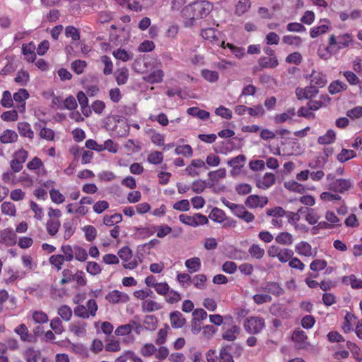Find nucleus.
Here are the masks:
<instances>
[{
	"mask_svg": "<svg viewBox=\"0 0 362 362\" xmlns=\"http://www.w3.org/2000/svg\"><path fill=\"white\" fill-rule=\"evenodd\" d=\"M58 314L64 320L69 321L71 318L72 310L69 306L64 305L59 308Z\"/></svg>",
	"mask_w": 362,
	"mask_h": 362,
	"instance_id": "obj_55",
	"label": "nucleus"
},
{
	"mask_svg": "<svg viewBox=\"0 0 362 362\" xmlns=\"http://www.w3.org/2000/svg\"><path fill=\"white\" fill-rule=\"evenodd\" d=\"M61 226L60 221L58 220H48L46 223V229L48 234L51 236L55 235Z\"/></svg>",
	"mask_w": 362,
	"mask_h": 362,
	"instance_id": "obj_32",
	"label": "nucleus"
},
{
	"mask_svg": "<svg viewBox=\"0 0 362 362\" xmlns=\"http://www.w3.org/2000/svg\"><path fill=\"white\" fill-rule=\"evenodd\" d=\"M175 153L177 155H182L186 157H191L193 154V151L191 146L185 144L177 146L175 149Z\"/></svg>",
	"mask_w": 362,
	"mask_h": 362,
	"instance_id": "obj_43",
	"label": "nucleus"
},
{
	"mask_svg": "<svg viewBox=\"0 0 362 362\" xmlns=\"http://www.w3.org/2000/svg\"><path fill=\"white\" fill-rule=\"evenodd\" d=\"M147 160L148 163H150L151 164H154V165L160 164L163 160V155L160 151H153L148 156Z\"/></svg>",
	"mask_w": 362,
	"mask_h": 362,
	"instance_id": "obj_48",
	"label": "nucleus"
},
{
	"mask_svg": "<svg viewBox=\"0 0 362 362\" xmlns=\"http://www.w3.org/2000/svg\"><path fill=\"white\" fill-rule=\"evenodd\" d=\"M50 327L57 334H62L64 330L62 326V322L59 317H54L51 320Z\"/></svg>",
	"mask_w": 362,
	"mask_h": 362,
	"instance_id": "obj_58",
	"label": "nucleus"
},
{
	"mask_svg": "<svg viewBox=\"0 0 362 362\" xmlns=\"http://www.w3.org/2000/svg\"><path fill=\"white\" fill-rule=\"evenodd\" d=\"M64 261L66 260L62 257V255H53L49 259L50 264L57 268V270L62 269Z\"/></svg>",
	"mask_w": 362,
	"mask_h": 362,
	"instance_id": "obj_49",
	"label": "nucleus"
},
{
	"mask_svg": "<svg viewBox=\"0 0 362 362\" xmlns=\"http://www.w3.org/2000/svg\"><path fill=\"white\" fill-rule=\"evenodd\" d=\"M185 264L189 273L197 272L201 269V260L197 257L187 259Z\"/></svg>",
	"mask_w": 362,
	"mask_h": 362,
	"instance_id": "obj_19",
	"label": "nucleus"
},
{
	"mask_svg": "<svg viewBox=\"0 0 362 362\" xmlns=\"http://www.w3.org/2000/svg\"><path fill=\"white\" fill-rule=\"evenodd\" d=\"M74 257L78 261L84 262L88 258V253L84 248H83L78 245H75L74 246Z\"/></svg>",
	"mask_w": 362,
	"mask_h": 362,
	"instance_id": "obj_56",
	"label": "nucleus"
},
{
	"mask_svg": "<svg viewBox=\"0 0 362 362\" xmlns=\"http://www.w3.org/2000/svg\"><path fill=\"white\" fill-rule=\"evenodd\" d=\"M295 250L300 255L305 257H310L313 255L311 245L305 241H301L296 244Z\"/></svg>",
	"mask_w": 362,
	"mask_h": 362,
	"instance_id": "obj_16",
	"label": "nucleus"
},
{
	"mask_svg": "<svg viewBox=\"0 0 362 362\" xmlns=\"http://www.w3.org/2000/svg\"><path fill=\"white\" fill-rule=\"evenodd\" d=\"M218 34H219V32H218L215 28H208L204 29L202 30L201 33V35L204 39L209 40L214 44L220 46L221 45V44L223 43V42L220 41L218 37Z\"/></svg>",
	"mask_w": 362,
	"mask_h": 362,
	"instance_id": "obj_9",
	"label": "nucleus"
},
{
	"mask_svg": "<svg viewBox=\"0 0 362 362\" xmlns=\"http://www.w3.org/2000/svg\"><path fill=\"white\" fill-rule=\"evenodd\" d=\"M164 73L160 69H156L143 77L144 80L150 83H157L163 81Z\"/></svg>",
	"mask_w": 362,
	"mask_h": 362,
	"instance_id": "obj_15",
	"label": "nucleus"
},
{
	"mask_svg": "<svg viewBox=\"0 0 362 362\" xmlns=\"http://www.w3.org/2000/svg\"><path fill=\"white\" fill-rule=\"evenodd\" d=\"M346 88L347 86L344 83L338 80L331 83L328 87L329 93L332 95L339 93L341 90H346Z\"/></svg>",
	"mask_w": 362,
	"mask_h": 362,
	"instance_id": "obj_38",
	"label": "nucleus"
},
{
	"mask_svg": "<svg viewBox=\"0 0 362 362\" xmlns=\"http://www.w3.org/2000/svg\"><path fill=\"white\" fill-rule=\"evenodd\" d=\"M49 195L52 201L56 204H59L64 202V196L58 189H51L49 191Z\"/></svg>",
	"mask_w": 362,
	"mask_h": 362,
	"instance_id": "obj_64",
	"label": "nucleus"
},
{
	"mask_svg": "<svg viewBox=\"0 0 362 362\" xmlns=\"http://www.w3.org/2000/svg\"><path fill=\"white\" fill-rule=\"evenodd\" d=\"M310 83L317 86V88H322L327 84V78L325 74L320 72L313 71L311 75Z\"/></svg>",
	"mask_w": 362,
	"mask_h": 362,
	"instance_id": "obj_13",
	"label": "nucleus"
},
{
	"mask_svg": "<svg viewBox=\"0 0 362 362\" xmlns=\"http://www.w3.org/2000/svg\"><path fill=\"white\" fill-rule=\"evenodd\" d=\"M117 255L122 260L127 262L132 257V251L128 246H125L118 251Z\"/></svg>",
	"mask_w": 362,
	"mask_h": 362,
	"instance_id": "obj_60",
	"label": "nucleus"
},
{
	"mask_svg": "<svg viewBox=\"0 0 362 362\" xmlns=\"http://www.w3.org/2000/svg\"><path fill=\"white\" fill-rule=\"evenodd\" d=\"M352 186V183L349 180L337 179L329 185V189L337 192L343 193L347 191Z\"/></svg>",
	"mask_w": 362,
	"mask_h": 362,
	"instance_id": "obj_8",
	"label": "nucleus"
},
{
	"mask_svg": "<svg viewBox=\"0 0 362 362\" xmlns=\"http://www.w3.org/2000/svg\"><path fill=\"white\" fill-rule=\"evenodd\" d=\"M351 41V37L349 34L339 35L338 37L332 35L329 37V43L330 46H336L337 49H341L348 47Z\"/></svg>",
	"mask_w": 362,
	"mask_h": 362,
	"instance_id": "obj_4",
	"label": "nucleus"
},
{
	"mask_svg": "<svg viewBox=\"0 0 362 362\" xmlns=\"http://www.w3.org/2000/svg\"><path fill=\"white\" fill-rule=\"evenodd\" d=\"M210 180L213 182H218L220 178H223L226 175V171L225 168H220L214 172H209L208 174Z\"/></svg>",
	"mask_w": 362,
	"mask_h": 362,
	"instance_id": "obj_61",
	"label": "nucleus"
},
{
	"mask_svg": "<svg viewBox=\"0 0 362 362\" xmlns=\"http://www.w3.org/2000/svg\"><path fill=\"white\" fill-rule=\"evenodd\" d=\"M122 221V216L120 214H115L111 216H105L103 218V223L107 226H113L120 223Z\"/></svg>",
	"mask_w": 362,
	"mask_h": 362,
	"instance_id": "obj_44",
	"label": "nucleus"
},
{
	"mask_svg": "<svg viewBox=\"0 0 362 362\" xmlns=\"http://www.w3.org/2000/svg\"><path fill=\"white\" fill-rule=\"evenodd\" d=\"M18 137V134L15 131L6 129L1 135L0 141L2 144H10L16 142Z\"/></svg>",
	"mask_w": 362,
	"mask_h": 362,
	"instance_id": "obj_20",
	"label": "nucleus"
},
{
	"mask_svg": "<svg viewBox=\"0 0 362 362\" xmlns=\"http://www.w3.org/2000/svg\"><path fill=\"white\" fill-rule=\"evenodd\" d=\"M277 243L284 245H291L293 242V235L288 232H281L276 238Z\"/></svg>",
	"mask_w": 362,
	"mask_h": 362,
	"instance_id": "obj_27",
	"label": "nucleus"
},
{
	"mask_svg": "<svg viewBox=\"0 0 362 362\" xmlns=\"http://www.w3.org/2000/svg\"><path fill=\"white\" fill-rule=\"evenodd\" d=\"M40 356V351L35 350L34 348L30 347L24 352V358L27 362H37V359Z\"/></svg>",
	"mask_w": 362,
	"mask_h": 362,
	"instance_id": "obj_31",
	"label": "nucleus"
},
{
	"mask_svg": "<svg viewBox=\"0 0 362 362\" xmlns=\"http://www.w3.org/2000/svg\"><path fill=\"white\" fill-rule=\"evenodd\" d=\"M275 183V176L272 173H267L262 180L257 183V187L262 189H267Z\"/></svg>",
	"mask_w": 362,
	"mask_h": 362,
	"instance_id": "obj_21",
	"label": "nucleus"
},
{
	"mask_svg": "<svg viewBox=\"0 0 362 362\" xmlns=\"http://www.w3.org/2000/svg\"><path fill=\"white\" fill-rule=\"evenodd\" d=\"M171 326L173 328H181L186 323V320L183 317L182 314L180 311H173L170 315Z\"/></svg>",
	"mask_w": 362,
	"mask_h": 362,
	"instance_id": "obj_12",
	"label": "nucleus"
},
{
	"mask_svg": "<svg viewBox=\"0 0 362 362\" xmlns=\"http://www.w3.org/2000/svg\"><path fill=\"white\" fill-rule=\"evenodd\" d=\"M101 62L105 65L103 69V74L105 75H110L112 73L113 64L109 57L103 55L100 57Z\"/></svg>",
	"mask_w": 362,
	"mask_h": 362,
	"instance_id": "obj_51",
	"label": "nucleus"
},
{
	"mask_svg": "<svg viewBox=\"0 0 362 362\" xmlns=\"http://www.w3.org/2000/svg\"><path fill=\"white\" fill-rule=\"evenodd\" d=\"M74 313L76 316L82 319H88L90 317L86 307L83 305H78L74 308Z\"/></svg>",
	"mask_w": 362,
	"mask_h": 362,
	"instance_id": "obj_62",
	"label": "nucleus"
},
{
	"mask_svg": "<svg viewBox=\"0 0 362 362\" xmlns=\"http://www.w3.org/2000/svg\"><path fill=\"white\" fill-rule=\"evenodd\" d=\"M240 334V327L237 325H233L230 329H227L223 334V339L229 341H233L236 339L238 335Z\"/></svg>",
	"mask_w": 362,
	"mask_h": 362,
	"instance_id": "obj_28",
	"label": "nucleus"
},
{
	"mask_svg": "<svg viewBox=\"0 0 362 362\" xmlns=\"http://www.w3.org/2000/svg\"><path fill=\"white\" fill-rule=\"evenodd\" d=\"M268 203L266 197H259L258 195H250L245 202V204L250 208L264 207Z\"/></svg>",
	"mask_w": 362,
	"mask_h": 362,
	"instance_id": "obj_6",
	"label": "nucleus"
},
{
	"mask_svg": "<svg viewBox=\"0 0 362 362\" xmlns=\"http://www.w3.org/2000/svg\"><path fill=\"white\" fill-rule=\"evenodd\" d=\"M105 299L113 304L127 303L129 300V296L118 290H114L110 292L106 296Z\"/></svg>",
	"mask_w": 362,
	"mask_h": 362,
	"instance_id": "obj_5",
	"label": "nucleus"
},
{
	"mask_svg": "<svg viewBox=\"0 0 362 362\" xmlns=\"http://www.w3.org/2000/svg\"><path fill=\"white\" fill-rule=\"evenodd\" d=\"M129 71L127 68H122L116 72V81L118 85H124L127 82Z\"/></svg>",
	"mask_w": 362,
	"mask_h": 362,
	"instance_id": "obj_40",
	"label": "nucleus"
},
{
	"mask_svg": "<svg viewBox=\"0 0 362 362\" xmlns=\"http://www.w3.org/2000/svg\"><path fill=\"white\" fill-rule=\"evenodd\" d=\"M86 322H77L71 325L70 326V330L74 334L77 336H81L86 334Z\"/></svg>",
	"mask_w": 362,
	"mask_h": 362,
	"instance_id": "obj_54",
	"label": "nucleus"
},
{
	"mask_svg": "<svg viewBox=\"0 0 362 362\" xmlns=\"http://www.w3.org/2000/svg\"><path fill=\"white\" fill-rule=\"evenodd\" d=\"M213 9V5L208 1H194L181 11L182 16L192 21L206 17Z\"/></svg>",
	"mask_w": 362,
	"mask_h": 362,
	"instance_id": "obj_1",
	"label": "nucleus"
},
{
	"mask_svg": "<svg viewBox=\"0 0 362 362\" xmlns=\"http://www.w3.org/2000/svg\"><path fill=\"white\" fill-rule=\"evenodd\" d=\"M34 45L32 44L30 45H23L22 47V53L26 57V59L28 62H34L35 59V54L34 52Z\"/></svg>",
	"mask_w": 362,
	"mask_h": 362,
	"instance_id": "obj_37",
	"label": "nucleus"
},
{
	"mask_svg": "<svg viewBox=\"0 0 362 362\" xmlns=\"http://www.w3.org/2000/svg\"><path fill=\"white\" fill-rule=\"evenodd\" d=\"M60 250L63 253L62 257L66 262H71L74 258V246L70 245H62Z\"/></svg>",
	"mask_w": 362,
	"mask_h": 362,
	"instance_id": "obj_36",
	"label": "nucleus"
},
{
	"mask_svg": "<svg viewBox=\"0 0 362 362\" xmlns=\"http://www.w3.org/2000/svg\"><path fill=\"white\" fill-rule=\"evenodd\" d=\"M161 308L159 303L152 300H146L142 303L143 310L148 313L160 310Z\"/></svg>",
	"mask_w": 362,
	"mask_h": 362,
	"instance_id": "obj_39",
	"label": "nucleus"
},
{
	"mask_svg": "<svg viewBox=\"0 0 362 362\" xmlns=\"http://www.w3.org/2000/svg\"><path fill=\"white\" fill-rule=\"evenodd\" d=\"M207 280L206 276L203 274L195 275L192 279L191 278V282L198 289H204L206 287L205 283Z\"/></svg>",
	"mask_w": 362,
	"mask_h": 362,
	"instance_id": "obj_34",
	"label": "nucleus"
},
{
	"mask_svg": "<svg viewBox=\"0 0 362 362\" xmlns=\"http://www.w3.org/2000/svg\"><path fill=\"white\" fill-rule=\"evenodd\" d=\"M336 133L333 129H329L326 134L318 137L317 142L320 144H330L335 141Z\"/></svg>",
	"mask_w": 362,
	"mask_h": 362,
	"instance_id": "obj_24",
	"label": "nucleus"
},
{
	"mask_svg": "<svg viewBox=\"0 0 362 362\" xmlns=\"http://www.w3.org/2000/svg\"><path fill=\"white\" fill-rule=\"evenodd\" d=\"M342 281L346 284H350L353 288H362V280L357 279L354 274L348 276H344Z\"/></svg>",
	"mask_w": 362,
	"mask_h": 362,
	"instance_id": "obj_30",
	"label": "nucleus"
},
{
	"mask_svg": "<svg viewBox=\"0 0 362 362\" xmlns=\"http://www.w3.org/2000/svg\"><path fill=\"white\" fill-rule=\"evenodd\" d=\"M294 252L292 250L288 248H282L279 255L277 257L279 262L282 263H286L290 260V259L293 256Z\"/></svg>",
	"mask_w": 362,
	"mask_h": 362,
	"instance_id": "obj_47",
	"label": "nucleus"
},
{
	"mask_svg": "<svg viewBox=\"0 0 362 362\" xmlns=\"http://www.w3.org/2000/svg\"><path fill=\"white\" fill-rule=\"evenodd\" d=\"M356 156V153L353 150L343 148L340 153L337 155V160L341 163H344Z\"/></svg>",
	"mask_w": 362,
	"mask_h": 362,
	"instance_id": "obj_45",
	"label": "nucleus"
},
{
	"mask_svg": "<svg viewBox=\"0 0 362 362\" xmlns=\"http://www.w3.org/2000/svg\"><path fill=\"white\" fill-rule=\"evenodd\" d=\"M157 349L153 344H145L141 349V354L145 356L148 357L156 354Z\"/></svg>",
	"mask_w": 362,
	"mask_h": 362,
	"instance_id": "obj_63",
	"label": "nucleus"
},
{
	"mask_svg": "<svg viewBox=\"0 0 362 362\" xmlns=\"http://www.w3.org/2000/svg\"><path fill=\"white\" fill-rule=\"evenodd\" d=\"M158 320L153 315H147L144 320V325L146 329L153 330L157 327Z\"/></svg>",
	"mask_w": 362,
	"mask_h": 362,
	"instance_id": "obj_50",
	"label": "nucleus"
},
{
	"mask_svg": "<svg viewBox=\"0 0 362 362\" xmlns=\"http://www.w3.org/2000/svg\"><path fill=\"white\" fill-rule=\"evenodd\" d=\"M156 0H133L132 4H128L129 10L138 12L143 8H148L154 4Z\"/></svg>",
	"mask_w": 362,
	"mask_h": 362,
	"instance_id": "obj_11",
	"label": "nucleus"
},
{
	"mask_svg": "<svg viewBox=\"0 0 362 362\" xmlns=\"http://www.w3.org/2000/svg\"><path fill=\"white\" fill-rule=\"evenodd\" d=\"M246 158L244 155H238V156L232 158L231 160L228 161V165L233 169L240 170L245 165Z\"/></svg>",
	"mask_w": 362,
	"mask_h": 362,
	"instance_id": "obj_35",
	"label": "nucleus"
},
{
	"mask_svg": "<svg viewBox=\"0 0 362 362\" xmlns=\"http://www.w3.org/2000/svg\"><path fill=\"white\" fill-rule=\"evenodd\" d=\"M305 221L310 225L317 223L320 218V216L315 211L314 209L305 208Z\"/></svg>",
	"mask_w": 362,
	"mask_h": 362,
	"instance_id": "obj_33",
	"label": "nucleus"
},
{
	"mask_svg": "<svg viewBox=\"0 0 362 362\" xmlns=\"http://www.w3.org/2000/svg\"><path fill=\"white\" fill-rule=\"evenodd\" d=\"M264 320L262 317L255 316L247 317L244 322V328L249 334H258L264 327Z\"/></svg>",
	"mask_w": 362,
	"mask_h": 362,
	"instance_id": "obj_3",
	"label": "nucleus"
},
{
	"mask_svg": "<svg viewBox=\"0 0 362 362\" xmlns=\"http://www.w3.org/2000/svg\"><path fill=\"white\" fill-rule=\"evenodd\" d=\"M112 54L117 59L122 60V62H127L132 58L131 54L123 49L115 50Z\"/></svg>",
	"mask_w": 362,
	"mask_h": 362,
	"instance_id": "obj_57",
	"label": "nucleus"
},
{
	"mask_svg": "<svg viewBox=\"0 0 362 362\" xmlns=\"http://www.w3.org/2000/svg\"><path fill=\"white\" fill-rule=\"evenodd\" d=\"M258 64L261 68L272 69L277 66L279 62L276 57H262L259 59Z\"/></svg>",
	"mask_w": 362,
	"mask_h": 362,
	"instance_id": "obj_17",
	"label": "nucleus"
},
{
	"mask_svg": "<svg viewBox=\"0 0 362 362\" xmlns=\"http://www.w3.org/2000/svg\"><path fill=\"white\" fill-rule=\"evenodd\" d=\"M18 130L21 136L23 137H28L30 139H33L34 137V132L28 122H19L18 124Z\"/></svg>",
	"mask_w": 362,
	"mask_h": 362,
	"instance_id": "obj_22",
	"label": "nucleus"
},
{
	"mask_svg": "<svg viewBox=\"0 0 362 362\" xmlns=\"http://www.w3.org/2000/svg\"><path fill=\"white\" fill-rule=\"evenodd\" d=\"M261 288L262 291L275 296H280L284 293V288L279 283L275 281H269L266 283L264 286L261 287Z\"/></svg>",
	"mask_w": 362,
	"mask_h": 362,
	"instance_id": "obj_10",
	"label": "nucleus"
},
{
	"mask_svg": "<svg viewBox=\"0 0 362 362\" xmlns=\"http://www.w3.org/2000/svg\"><path fill=\"white\" fill-rule=\"evenodd\" d=\"M85 237L87 241L91 242L94 240L97 236V230L93 226L88 225L83 228Z\"/></svg>",
	"mask_w": 362,
	"mask_h": 362,
	"instance_id": "obj_46",
	"label": "nucleus"
},
{
	"mask_svg": "<svg viewBox=\"0 0 362 362\" xmlns=\"http://www.w3.org/2000/svg\"><path fill=\"white\" fill-rule=\"evenodd\" d=\"M14 332L18 334L21 337V339L23 341H30L29 338L28 329L25 324H21L18 327H16L14 329Z\"/></svg>",
	"mask_w": 362,
	"mask_h": 362,
	"instance_id": "obj_41",
	"label": "nucleus"
},
{
	"mask_svg": "<svg viewBox=\"0 0 362 362\" xmlns=\"http://www.w3.org/2000/svg\"><path fill=\"white\" fill-rule=\"evenodd\" d=\"M169 329V326L165 325L164 328H161L158 330V337L156 339V344L157 345H162L166 341V338Z\"/></svg>",
	"mask_w": 362,
	"mask_h": 362,
	"instance_id": "obj_52",
	"label": "nucleus"
},
{
	"mask_svg": "<svg viewBox=\"0 0 362 362\" xmlns=\"http://www.w3.org/2000/svg\"><path fill=\"white\" fill-rule=\"evenodd\" d=\"M179 220L182 223L192 227L204 226L207 224L209 222L208 218L199 213L194 214L193 216H189L184 214H180L179 216Z\"/></svg>",
	"mask_w": 362,
	"mask_h": 362,
	"instance_id": "obj_2",
	"label": "nucleus"
},
{
	"mask_svg": "<svg viewBox=\"0 0 362 362\" xmlns=\"http://www.w3.org/2000/svg\"><path fill=\"white\" fill-rule=\"evenodd\" d=\"M0 243L11 245L16 243V234L11 229H5L0 233Z\"/></svg>",
	"mask_w": 362,
	"mask_h": 362,
	"instance_id": "obj_14",
	"label": "nucleus"
},
{
	"mask_svg": "<svg viewBox=\"0 0 362 362\" xmlns=\"http://www.w3.org/2000/svg\"><path fill=\"white\" fill-rule=\"evenodd\" d=\"M187 112L193 117L199 118L202 120H206L209 117V112L204 110H201L197 107H192L187 109Z\"/></svg>",
	"mask_w": 362,
	"mask_h": 362,
	"instance_id": "obj_26",
	"label": "nucleus"
},
{
	"mask_svg": "<svg viewBox=\"0 0 362 362\" xmlns=\"http://www.w3.org/2000/svg\"><path fill=\"white\" fill-rule=\"evenodd\" d=\"M308 337L305 332L300 329H295L292 334V340L296 344V347L298 349H302L307 346Z\"/></svg>",
	"mask_w": 362,
	"mask_h": 362,
	"instance_id": "obj_7",
	"label": "nucleus"
},
{
	"mask_svg": "<svg viewBox=\"0 0 362 362\" xmlns=\"http://www.w3.org/2000/svg\"><path fill=\"white\" fill-rule=\"evenodd\" d=\"M202 77L209 82L214 83L218 80L219 74L216 71L203 69L202 71Z\"/></svg>",
	"mask_w": 362,
	"mask_h": 362,
	"instance_id": "obj_42",
	"label": "nucleus"
},
{
	"mask_svg": "<svg viewBox=\"0 0 362 362\" xmlns=\"http://www.w3.org/2000/svg\"><path fill=\"white\" fill-rule=\"evenodd\" d=\"M218 361L219 362H235L233 356L230 351V346L225 345L220 349Z\"/></svg>",
	"mask_w": 362,
	"mask_h": 362,
	"instance_id": "obj_18",
	"label": "nucleus"
},
{
	"mask_svg": "<svg viewBox=\"0 0 362 362\" xmlns=\"http://www.w3.org/2000/svg\"><path fill=\"white\" fill-rule=\"evenodd\" d=\"M86 66L87 63L81 59L75 60L71 63V69L77 74H82Z\"/></svg>",
	"mask_w": 362,
	"mask_h": 362,
	"instance_id": "obj_59",
	"label": "nucleus"
},
{
	"mask_svg": "<svg viewBox=\"0 0 362 362\" xmlns=\"http://www.w3.org/2000/svg\"><path fill=\"white\" fill-rule=\"evenodd\" d=\"M209 218H211L214 222L217 223H223L226 219V215L225 212L218 208H214L209 214Z\"/></svg>",
	"mask_w": 362,
	"mask_h": 362,
	"instance_id": "obj_23",
	"label": "nucleus"
},
{
	"mask_svg": "<svg viewBox=\"0 0 362 362\" xmlns=\"http://www.w3.org/2000/svg\"><path fill=\"white\" fill-rule=\"evenodd\" d=\"M250 255L256 259H261L264 255V250L257 244H252L249 250Z\"/></svg>",
	"mask_w": 362,
	"mask_h": 362,
	"instance_id": "obj_53",
	"label": "nucleus"
},
{
	"mask_svg": "<svg viewBox=\"0 0 362 362\" xmlns=\"http://www.w3.org/2000/svg\"><path fill=\"white\" fill-rule=\"evenodd\" d=\"M250 5V0H239L235 6V13L238 16L243 15L249 10Z\"/></svg>",
	"mask_w": 362,
	"mask_h": 362,
	"instance_id": "obj_29",
	"label": "nucleus"
},
{
	"mask_svg": "<svg viewBox=\"0 0 362 362\" xmlns=\"http://www.w3.org/2000/svg\"><path fill=\"white\" fill-rule=\"evenodd\" d=\"M29 97L28 92L25 89H20L17 93L13 94V100L16 102L21 103V107L22 110L21 111L25 110V100Z\"/></svg>",
	"mask_w": 362,
	"mask_h": 362,
	"instance_id": "obj_25",
	"label": "nucleus"
}]
</instances>
